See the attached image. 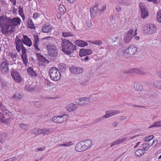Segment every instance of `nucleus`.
<instances>
[{
  "label": "nucleus",
  "instance_id": "obj_29",
  "mask_svg": "<svg viewBox=\"0 0 161 161\" xmlns=\"http://www.w3.org/2000/svg\"><path fill=\"white\" fill-rule=\"evenodd\" d=\"M134 87L138 91H141L143 90V86L140 83L136 82L134 84Z\"/></svg>",
  "mask_w": 161,
  "mask_h": 161
},
{
  "label": "nucleus",
  "instance_id": "obj_17",
  "mask_svg": "<svg viewBox=\"0 0 161 161\" xmlns=\"http://www.w3.org/2000/svg\"><path fill=\"white\" fill-rule=\"evenodd\" d=\"M82 142H81L77 143L75 146V149L76 151L79 152H81L86 150Z\"/></svg>",
  "mask_w": 161,
  "mask_h": 161
},
{
  "label": "nucleus",
  "instance_id": "obj_57",
  "mask_svg": "<svg viewBox=\"0 0 161 161\" xmlns=\"http://www.w3.org/2000/svg\"><path fill=\"white\" fill-rule=\"evenodd\" d=\"M4 119L5 117L3 116L2 114L0 112V121L2 122H3Z\"/></svg>",
  "mask_w": 161,
  "mask_h": 161
},
{
  "label": "nucleus",
  "instance_id": "obj_54",
  "mask_svg": "<svg viewBox=\"0 0 161 161\" xmlns=\"http://www.w3.org/2000/svg\"><path fill=\"white\" fill-rule=\"evenodd\" d=\"M2 33L3 34H4L6 36H7L8 34V29H3L2 28Z\"/></svg>",
  "mask_w": 161,
  "mask_h": 161
},
{
  "label": "nucleus",
  "instance_id": "obj_27",
  "mask_svg": "<svg viewBox=\"0 0 161 161\" xmlns=\"http://www.w3.org/2000/svg\"><path fill=\"white\" fill-rule=\"evenodd\" d=\"M117 54L119 57H122L125 56L126 57V55L125 54V50H122V49L120 48L119 49L117 52Z\"/></svg>",
  "mask_w": 161,
  "mask_h": 161
},
{
  "label": "nucleus",
  "instance_id": "obj_2",
  "mask_svg": "<svg viewBox=\"0 0 161 161\" xmlns=\"http://www.w3.org/2000/svg\"><path fill=\"white\" fill-rule=\"evenodd\" d=\"M61 50L66 55L75 56L77 53L76 46L69 40L61 38Z\"/></svg>",
  "mask_w": 161,
  "mask_h": 161
},
{
  "label": "nucleus",
  "instance_id": "obj_59",
  "mask_svg": "<svg viewBox=\"0 0 161 161\" xmlns=\"http://www.w3.org/2000/svg\"><path fill=\"white\" fill-rule=\"evenodd\" d=\"M106 8V5H103L101 8H99V10L100 11L103 12L104 11Z\"/></svg>",
  "mask_w": 161,
  "mask_h": 161
},
{
  "label": "nucleus",
  "instance_id": "obj_63",
  "mask_svg": "<svg viewBox=\"0 0 161 161\" xmlns=\"http://www.w3.org/2000/svg\"><path fill=\"white\" fill-rule=\"evenodd\" d=\"M13 98L15 99L16 100H18L20 98H21V97H19L18 95H17V94H14L13 96Z\"/></svg>",
  "mask_w": 161,
  "mask_h": 161
},
{
  "label": "nucleus",
  "instance_id": "obj_23",
  "mask_svg": "<svg viewBox=\"0 0 161 161\" xmlns=\"http://www.w3.org/2000/svg\"><path fill=\"white\" fill-rule=\"evenodd\" d=\"M34 46L36 49L40 50V49L38 47V44L39 43V38L38 35H34Z\"/></svg>",
  "mask_w": 161,
  "mask_h": 161
},
{
  "label": "nucleus",
  "instance_id": "obj_8",
  "mask_svg": "<svg viewBox=\"0 0 161 161\" xmlns=\"http://www.w3.org/2000/svg\"><path fill=\"white\" fill-rule=\"evenodd\" d=\"M68 119V115L64 114L62 116H55L52 118V120L55 123H62L66 121Z\"/></svg>",
  "mask_w": 161,
  "mask_h": 161
},
{
  "label": "nucleus",
  "instance_id": "obj_43",
  "mask_svg": "<svg viewBox=\"0 0 161 161\" xmlns=\"http://www.w3.org/2000/svg\"><path fill=\"white\" fill-rule=\"evenodd\" d=\"M103 42H102V41L100 40H96L92 41V44H95L97 46L100 45Z\"/></svg>",
  "mask_w": 161,
  "mask_h": 161
},
{
  "label": "nucleus",
  "instance_id": "obj_24",
  "mask_svg": "<svg viewBox=\"0 0 161 161\" xmlns=\"http://www.w3.org/2000/svg\"><path fill=\"white\" fill-rule=\"evenodd\" d=\"M75 43L78 46L81 47H84L88 45V44L86 42L81 40H76Z\"/></svg>",
  "mask_w": 161,
  "mask_h": 161
},
{
  "label": "nucleus",
  "instance_id": "obj_52",
  "mask_svg": "<svg viewBox=\"0 0 161 161\" xmlns=\"http://www.w3.org/2000/svg\"><path fill=\"white\" fill-rule=\"evenodd\" d=\"M17 160V158L15 157H14L8 159H7L5 161H16Z\"/></svg>",
  "mask_w": 161,
  "mask_h": 161
},
{
  "label": "nucleus",
  "instance_id": "obj_35",
  "mask_svg": "<svg viewBox=\"0 0 161 161\" xmlns=\"http://www.w3.org/2000/svg\"><path fill=\"white\" fill-rule=\"evenodd\" d=\"M139 8L141 10V11L142 10H145L147 9L146 6H145V4L141 2L139 3Z\"/></svg>",
  "mask_w": 161,
  "mask_h": 161
},
{
  "label": "nucleus",
  "instance_id": "obj_39",
  "mask_svg": "<svg viewBox=\"0 0 161 161\" xmlns=\"http://www.w3.org/2000/svg\"><path fill=\"white\" fill-rule=\"evenodd\" d=\"M21 57L23 62V63L26 66L28 63V59L26 55H21Z\"/></svg>",
  "mask_w": 161,
  "mask_h": 161
},
{
  "label": "nucleus",
  "instance_id": "obj_30",
  "mask_svg": "<svg viewBox=\"0 0 161 161\" xmlns=\"http://www.w3.org/2000/svg\"><path fill=\"white\" fill-rule=\"evenodd\" d=\"M27 24L28 25V26L31 29H34L35 28L34 24L31 19H28L27 21Z\"/></svg>",
  "mask_w": 161,
  "mask_h": 161
},
{
  "label": "nucleus",
  "instance_id": "obj_47",
  "mask_svg": "<svg viewBox=\"0 0 161 161\" xmlns=\"http://www.w3.org/2000/svg\"><path fill=\"white\" fill-rule=\"evenodd\" d=\"M19 13L21 17H22V15H23L24 14L23 9L20 6L19 7Z\"/></svg>",
  "mask_w": 161,
  "mask_h": 161
},
{
  "label": "nucleus",
  "instance_id": "obj_31",
  "mask_svg": "<svg viewBox=\"0 0 161 161\" xmlns=\"http://www.w3.org/2000/svg\"><path fill=\"white\" fill-rule=\"evenodd\" d=\"M144 153L145 152L143 151V150L141 149L137 150L135 153L137 157H139L142 156Z\"/></svg>",
  "mask_w": 161,
  "mask_h": 161
},
{
  "label": "nucleus",
  "instance_id": "obj_20",
  "mask_svg": "<svg viewBox=\"0 0 161 161\" xmlns=\"http://www.w3.org/2000/svg\"><path fill=\"white\" fill-rule=\"evenodd\" d=\"M127 139V137H126L122 139H119L117 140H116L111 143L110 147H112L114 145L119 144L125 141Z\"/></svg>",
  "mask_w": 161,
  "mask_h": 161
},
{
  "label": "nucleus",
  "instance_id": "obj_51",
  "mask_svg": "<svg viewBox=\"0 0 161 161\" xmlns=\"http://www.w3.org/2000/svg\"><path fill=\"white\" fill-rule=\"evenodd\" d=\"M105 117H103V116L96 119L95 121L96 122H99L104 119Z\"/></svg>",
  "mask_w": 161,
  "mask_h": 161
},
{
  "label": "nucleus",
  "instance_id": "obj_44",
  "mask_svg": "<svg viewBox=\"0 0 161 161\" xmlns=\"http://www.w3.org/2000/svg\"><path fill=\"white\" fill-rule=\"evenodd\" d=\"M153 137L154 136L153 135L147 136L145 137L144 141L145 142L149 141L151 140Z\"/></svg>",
  "mask_w": 161,
  "mask_h": 161
},
{
  "label": "nucleus",
  "instance_id": "obj_4",
  "mask_svg": "<svg viewBox=\"0 0 161 161\" xmlns=\"http://www.w3.org/2000/svg\"><path fill=\"white\" fill-rule=\"evenodd\" d=\"M157 30V27L156 26L152 24L146 25L143 27L144 33L148 35H151L154 33Z\"/></svg>",
  "mask_w": 161,
  "mask_h": 161
},
{
  "label": "nucleus",
  "instance_id": "obj_21",
  "mask_svg": "<svg viewBox=\"0 0 161 161\" xmlns=\"http://www.w3.org/2000/svg\"><path fill=\"white\" fill-rule=\"evenodd\" d=\"M51 26L48 24H45L42 29V31L44 33H47L51 31Z\"/></svg>",
  "mask_w": 161,
  "mask_h": 161
},
{
  "label": "nucleus",
  "instance_id": "obj_6",
  "mask_svg": "<svg viewBox=\"0 0 161 161\" xmlns=\"http://www.w3.org/2000/svg\"><path fill=\"white\" fill-rule=\"evenodd\" d=\"M9 63L8 60L5 59L4 61L0 64V69L3 74H7L9 72Z\"/></svg>",
  "mask_w": 161,
  "mask_h": 161
},
{
  "label": "nucleus",
  "instance_id": "obj_58",
  "mask_svg": "<svg viewBox=\"0 0 161 161\" xmlns=\"http://www.w3.org/2000/svg\"><path fill=\"white\" fill-rule=\"evenodd\" d=\"M42 133V130L38 129L35 132V134L36 135H39Z\"/></svg>",
  "mask_w": 161,
  "mask_h": 161
},
{
  "label": "nucleus",
  "instance_id": "obj_15",
  "mask_svg": "<svg viewBox=\"0 0 161 161\" xmlns=\"http://www.w3.org/2000/svg\"><path fill=\"white\" fill-rule=\"evenodd\" d=\"M92 51L91 49H81L79 52V55L81 57L86 56L91 54Z\"/></svg>",
  "mask_w": 161,
  "mask_h": 161
},
{
  "label": "nucleus",
  "instance_id": "obj_37",
  "mask_svg": "<svg viewBox=\"0 0 161 161\" xmlns=\"http://www.w3.org/2000/svg\"><path fill=\"white\" fill-rule=\"evenodd\" d=\"M19 126L20 128L25 130H27L29 128V125L28 124L20 123L19 124Z\"/></svg>",
  "mask_w": 161,
  "mask_h": 161
},
{
  "label": "nucleus",
  "instance_id": "obj_25",
  "mask_svg": "<svg viewBox=\"0 0 161 161\" xmlns=\"http://www.w3.org/2000/svg\"><path fill=\"white\" fill-rule=\"evenodd\" d=\"M35 89L34 86H32L30 85H26L24 88L25 91L29 92H33Z\"/></svg>",
  "mask_w": 161,
  "mask_h": 161
},
{
  "label": "nucleus",
  "instance_id": "obj_7",
  "mask_svg": "<svg viewBox=\"0 0 161 161\" xmlns=\"http://www.w3.org/2000/svg\"><path fill=\"white\" fill-rule=\"evenodd\" d=\"M137 48L134 46H131L125 50L126 57L128 58L134 55L136 53Z\"/></svg>",
  "mask_w": 161,
  "mask_h": 161
},
{
  "label": "nucleus",
  "instance_id": "obj_48",
  "mask_svg": "<svg viewBox=\"0 0 161 161\" xmlns=\"http://www.w3.org/2000/svg\"><path fill=\"white\" fill-rule=\"evenodd\" d=\"M130 4V0H123V5H125L127 6H129Z\"/></svg>",
  "mask_w": 161,
  "mask_h": 161
},
{
  "label": "nucleus",
  "instance_id": "obj_60",
  "mask_svg": "<svg viewBox=\"0 0 161 161\" xmlns=\"http://www.w3.org/2000/svg\"><path fill=\"white\" fill-rule=\"evenodd\" d=\"M16 43H23L22 40H21L19 39L16 38L15 39Z\"/></svg>",
  "mask_w": 161,
  "mask_h": 161
},
{
  "label": "nucleus",
  "instance_id": "obj_40",
  "mask_svg": "<svg viewBox=\"0 0 161 161\" xmlns=\"http://www.w3.org/2000/svg\"><path fill=\"white\" fill-rule=\"evenodd\" d=\"M59 68L60 70L62 71H64L66 70V65L63 63H61L59 66Z\"/></svg>",
  "mask_w": 161,
  "mask_h": 161
},
{
  "label": "nucleus",
  "instance_id": "obj_50",
  "mask_svg": "<svg viewBox=\"0 0 161 161\" xmlns=\"http://www.w3.org/2000/svg\"><path fill=\"white\" fill-rule=\"evenodd\" d=\"M131 71L132 73H135L137 74H140L141 72L139 69H132L131 70Z\"/></svg>",
  "mask_w": 161,
  "mask_h": 161
},
{
  "label": "nucleus",
  "instance_id": "obj_28",
  "mask_svg": "<svg viewBox=\"0 0 161 161\" xmlns=\"http://www.w3.org/2000/svg\"><path fill=\"white\" fill-rule=\"evenodd\" d=\"M7 133H0V142L1 143H3L6 139Z\"/></svg>",
  "mask_w": 161,
  "mask_h": 161
},
{
  "label": "nucleus",
  "instance_id": "obj_9",
  "mask_svg": "<svg viewBox=\"0 0 161 161\" xmlns=\"http://www.w3.org/2000/svg\"><path fill=\"white\" fill-rule=\"evenodd\" d=\"M11 75L14 80L17 83H19L22 80V78L19 71L17 70L12 69Z\"/></svg>",
  "mask_w": 161,
  "mask_h": 161
},
{
  "label": "nucleus",
  "instance_id": "obj_1",
  "mask_svg": "<svg viewBox=\"0 0 161 161\" xmlns=\"http://www.w3.org/2000/svg\"><path fill=\"white\" fill-rule=\"evenodd\" d=\"M21 19L19 17L14 18L12 19L6 16H0V27L3 29H8L11 25L14 26L19 25Z\"/></svg>",
  "mask_w": 161,
  "mask_h": 161
},
{
  "label": "nucleus",
  "instance_id": "obj_3",
  "mask_svg": "<svg viewBox=\"0 0 161 161\" xmlns=\"http://www.w3.org/2000/svg\"><path fill=\"white\" fill-rule=\"evenodd\" d=\"M48 74L51 79L54 81H58L61 77V74L58 69L56 67L50 69Z\"/></svg>",
  "mask_w": 161,
  "mask_h": 161
},
{
  "label": "nucleus",
  "instance_id": "obj_22",
  "mask_svg": "<svg viewBox=\"0 0 161 161\" xmlns=\"http://www.w3.org/2000/svg\"><path fill=\"white\" fill-rule=\"evenodd\" d=\"M27 71L29 75L32 77H35L37 75L36 72L34 71L33 69L30 67L27 69Z\"/></svg>",
  "mask_w": 161,
  "mask_h": 161
},
{
  "label": "nucleus",
  "instance_id": "obj_64",
  "mask_svg": "<svg viewBox=\"0 0 161 161\" xmlns=\"http://www.w3.org/2000/svg\"><path fill=\"white\" fill-rule=\"evenodd\" d=\"M116 4L123 5V0H118L116 2Z\"/></svg>",
  "mask_w": 161,
  "mask_h": 161
},
{
  "label": "nucleus",
  "instance_id": "obj_61",
  "mask_svg": "<svg viewBox=\"0 0 161 161\" xmlns=\"http://www.w3.org/2000/svg\"><path fill=\"white\" fill-rule=\"evenodd\" d=\"M42 130V133L45 134H49L50 133V131L48 130Z\"/></svg>",
  "mask_w": 161,
  "mask_h": 161
},
{
  "label": "nucleus",
  "instance_id": "obj_53",
  "mask_svg": "<svg viewBox=\"0 0 161 161\" xmlns=\"http://www.w3.org/2000/svg\"><path fill=\"white\" fill-rule=\"evenodd\" d=\"M115 9L116 10V11L118 12H121V7L117 5L115 6Z\"/></svg>",
  "mask_w": 161,
  "mask_h": 161
},
{
  "label": "nucleus",
  "instance_id": "obj_5",
  "mask_svg": "<svg viewBox=\"0 0 161 161\" xmlns=\"http://www.w3.org/2000/svg\"><path fill=\"white\" fill-rule=\"evenodd\" d=\"M47 48L49 55L55 57L58 55V53L56 46L53 44H49L47 45Z\"/></svg>",
  "mask_w": 161,
  "mask_h": 161
},
{
  "label": "nucleus",
  "instance_id": "obj_26",
  "mask_svg": "<svg viewBox=\"0 0 161 161\" xmlns=\"http://www.w3.org/2000/svg\"><path fill=\"white\" fill-rule=\"evenodd\" d=\"M151 145L147 143H145L141 145L142 149L145 152L147 151Z\"/></svg>",
  "mask_w": 161,
  "mask_h": 161
},
{
  "label": "nucleus",
  "instance_id": "obj_46",
  "mask_svg": "<svg viewBox=\"0 0 161 161\" xmlns=\"http://www.w3.org/2000/svg\"><path fill=\"white\" fill-rule=\"evenodd\" d=\"M35 106L37 108H39L42 107V104L41 103L38 101H36L35 103Z\"/></svg>",
  "mask_w": 161,
  "mask_h": 161
},
{
  "label": "nucleus",
  "instance_id": "obj_49",
  "mask_svg": "<svg viewBox=\"0 0 161 161\" xmlns=\"http://www.w3.org/2000/svg\"><path fill=\"white\" fill-rule=\"evenodd\" d=\"M22 46V48H21L22 52V55H26V49L25 48V47L23 45Z\"/></svg>",
  "mask_w": 161,
  "mask_h": 161
},
{
  "label": "nucleus",
  "instance_id": "obj_32",
  "mask_svg": "<svg viewBox=\"0 0 161 161\" xmlns=\"http://www.w3.org/2000/svg\"><path fill=\"white\" fill-rule=\"evenodd\" d=\"M156 19L157 22L161 23V10L159 9L157 11Z\"/></svg>",
  "mask_w": 161,
  "mask_h": 161
},
{
  "label": "nucleus",
  "instance_id": "obj_16",
  "mask_svg": "<svg viewBox=\"0 0 161 161\" xmlns=\"http://www.w3.org/2000/svg\"><path fill=\"white\" fill-rule=\"evenodd\" d=\"M98 4H96L93 8H91L90 9V12L92 17H94L96 16L98 10Z\"/></svg>",
  "mask_w": 161,
  "mask_h": 161
},
{
  "label": "nucleus",
  "instance_id": "obj_62",
  "mask_svg": "<svg viewBox=\"0 0 161 161\" xmlns=\"http://www.w3.org/2000/svg\"><path fill=\"white\" fill-rule=\"evenodd\" d=\"M39 17V15L37 13H35L33 14V18L34 19H36Z\"/></svg>",
  "mask_w": 161,
  "mask_h": 161
},
{
  "label": "nucleus",
  "instance_id": "obj_10",
  "mask_svg": "<svg viewBox=\"0 0 161 161\" xmlns=\"http://www.w3.org/2000/svg\"><path fill=\"white\" fill-rule=\"evenodd\" d=\"M90 102V100L89 98L85 97L76 99L75 102L76 104L80 106H84L88 104Z\"/></svg>",
  "mask_w": 161,
  "mask_h": 161
},
{
  "label": "nucleus",
  "instance_id": "obj_13",
  "mask_svg": "<svg viewBox=\"0 0 161 161\" xmlns=\"http://www.w3.org/2000/svg\"><path fill=\"white\" fill-rule=\"evenodd\" d=\"M65 108L68 111L71 112L75 111L77 108L78 106L76 104L70 103L66 105Z\"/></svg>",
  "mask_w": 161,
  "mask_h": 161
},
{
  "label": "nucleus",
  "instance_id": "obj_18",
  "mask_svg": "<svg viewBox=\"0 0 161 161\" xmlns=\"http://www.w3.org/2000/svg\"><path fill=\"white\" fill-rule=\"evenodd\" d=\"M81 142L86 150L90 148L92 145V141L90 139L85 140Z\"/></svg>",
  "mask_w": 161,
  "mask_h": 161
},
{
  "label": "nucleus",
  "instance_id": "obj_45",
  "mask_svg": "<svg viewBox=\"0 0 161 161\" xmlns=\"http://www.w3.org/2000/svg\"><path fill=\"white\" fill-rule=\"evenodd\" d=\"M140 96L143 99H145L146 98L147 95L145 92H142L138 94V96H137V97H139Z\"/></svg>",
  "mask_w": 161,
  "mask_h": 161
},
{
  "label": "nucleus",
  "instance_id": "obj_55",
  "mask_svg": "<svg viewBox=\"0 0 161 161\" xmlns=\"http://www.w3.org/2000/svg\"><path fill=\"white\" fill-rule=\"evenodd\" d=\"M10 121V118H7L4 119L3 123H5L6 124L8 125Z\"/></svg>",
  "mask_w": 161,
  "mask_h": 161
},
{
  "label": "nucleus",
  "instance_id": "obj_19",
  "mask_svg": "<svg viewBox=\"0 0 161 161\" xmlns=\"http://www.w3.org/2000/svg\"><path fill=\"white\" fill-rule=\"evenodd\" d=\"M36 55L37 56L38 60L39 61L46 64H48L49 61L45 58L43 55H42L41 54L37 53H36Z\"/></svg>",
  "mask_w": 161,
  "mask_h": 161
},
{
  "label": "nucleus",
  "instance_id": "obj_56",
  "mask_svg": "<svg viewBox=\"0 0 161 161\" xmlns=\"http://www.w3.org/2000/svg\"><path fill=\"white\" fill-rule=\"evenodd\" d=\"M73 144L72 142L69 141L68 142H66L64 144V146L67 147Z\"/></svg>",
  "mask_w": 161,
  "mask_h": 161
},
{
  "label": "nucleus",
  "instance_id": "obj_12",
  "mask_svg": "<svg viewBox=\"0 0 161 161\" xmlns=\"http://www.w3.org/2000/svg\"><path fill=\"white\" fill-rule=\"evenodd\" d=\"M83 68L81 67L72 66L70 68L69 70L71 73L78 75L82 73L83 71Z\"/></svg>",
  "mask_w": 161,
  "mask_h": 161
},
{
  "label": "nucleus",
  "instance_id": "obj_36",
  "mask_svg": "<svg viewBox=\"0 0 161 161\" xmlns=\"http://www.w3.org/2000/svg\"><path fill=\"white\" fill-rule=\"evenodd\" d=\"M113 36L112 35L109 36L107 37L106 39V41L108 42H115L116 40L115 38H113Z\"/></svg>",
  "mask_w": 161,
  "mask_h": 161
},
{
  "label": "nucleus",
  "instance_id": "obj_41",
  "mask_svg": "<svg viewBox=\"0 0 161 161\" xmlns=\"http://www.w3.org/2000/svg\"><path fill=\"white\" fill-rule=\"evenodd\" d=\"M161 123V122L160 121L155 122L152 125L150 126L149 128H151L153 127H159L160 126V124Z\"/></svg>",
  "mask_w": 161,
  "mask_h": 161
},
{
  "label": "nucleus",
  "instance_id": "obj_38",
  "mask_svg": "<svg viewBox=\"0 0 161 161\" xmlns=\"http://www.w3.org/2000/svg\"><path fill=\"white\" fill-rule=\"evenodd\" d=\"M62 36L64 37L72 36L73 35V33L70 32H62Z\"/></svg>",
  "mask_w": 161,
  "mask_h": 161
},
{
  "label": "nucleus",
  "instance_id": "obj_11",
  "mask_svg": "<svg viewBox=\"0 0 161 161\" xmlns=\"http://www.w3.org/2000/svg\"><path fill=\"white\" fill-rule=\"evenodd\" d=\"M133 30L131 29L126 34L124 38V42L126 43H128L131 41L133 37Z\"/></svg>",
  "mask_w": 161,
  "mask_h": 161
},
{
  "label": "nucleus",
  "instance_id": "obj_14",
  "mask_svg": "<svg viewBox=\"0 0 161 161\" xmlns=\"http://www.w3.org/2000/svg\"><path fill=\"white\" fill-rule=\"evenodd\" d=\"M120 112V111L118 110H110L107 111L106 112V114L103 116V117H105V119H107L115 115L118 114Z\"/></svg>",
  "mask_w": 161,
  "mask_h": 161
},
{
  "label": "nucleus",
  "instance_id": "obj_33",
  "mask_svg": "<svg viewBox=\"0 0 161 161\" xmlns=\"http://www.w3.org/2000/svg\"><path fill=\"white\" fill-rule=\"evenodd\" d=\"M59 10L60 13L64 14L66 11V9L65 6L63 5H60L58 8Z\"/></svg>",
  "mask_w": 161,
  "mask_h": 161
},
{
  "label": "nucleus",
  "instance_id": "obj_34",
  "mask_svg": "<svg viewBox=\"0 0 161 161\" xmlns=\"http://www.w3.org/2000/svg\"><path fill=\"white\" fill-rule=\"evenodd\" d=\"M142 14V19H144L146 18L147 16L148 15V14L147 11V10L146 9L145 11L142 10L141 11Z\"/></svg>",
  "mask_w": 161,
  "mask_h": 161
},
{
  "label": "nucleus",
  "instance_id": "obj_42",
  "mask_svg": "<svg viewBox=\"0 0 161 161\" xmlns=\"http://www.w3.org/2000/svg\"><path fill=\"white\" fill-rule=\"evenodd\" d=\"M23 43L27 45L28 47H30L32 45V42L30 39H29L27 41H24Z\"/></svg>",
  "mask_w": 161,
  "mask_h": 161
}]
</instances>
